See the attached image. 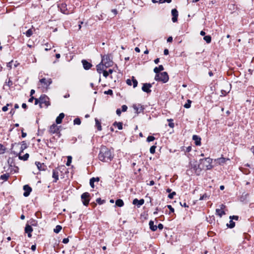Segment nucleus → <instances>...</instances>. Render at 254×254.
Segmentation results:
<instances>
[{"mask_svg": "<svg viewBox=\"0 0 254 254\" xmlns=\"http://www.w3.org/2000/svg\"><path fill=\"white\" fill-rule=\"evenodd\" d=\"M157 228H158V229H159V230H162V229H163V224H161V223L159 224V225H158V226H157Z\"/></svg>", "mask_w": 254, "mask_h": 254, "instance_id": "052dcab7", "label": "nucleus"}, {"mask_svg": "<svg viewBox=\"0 0 254 254\" xmlns=\"http://www.w3.org/2000/svg\"><path fill=\"white\" fill-rule=\"evenodd\" d=\"M155 139V137L153 136H148L147 138V141L148 142H151Z\"/></svg>", "mask_w": 254, "mask_h": 254, "instance_id": "49530a36", "label": "nucleus"}, {"mask_svg": "<svg viewBox=\"0 0 254 254\" xmlns=\"http://www.w3.org/2000/svg\"><path fill=\"white\" fill-rule=\"evenodd\" d=\"M149 225L150 229L153 231H156L157 229V226L154 224V222L152 220L149 221Z\"/></svg>", "mask_w": 254, "mask_h": 254, "instance_id": "393cba45", "label": "nucleus"}, {"mask_svg": "<svg viewBox=\"0 0 254 254\" xmlns=\"http://www.w3.org/2000/svg\"><path fill=\"white\" fill-rule=\"evenodd\" d=\"M156 146L155 145H153L150 148V152L151 153V154H154L155 152V149H156Z\"/></svg>", "mask_w": 254, "mask_h": 254, "instance_id": "c03bdc74", "label": "nucleus"}, {"mask_svg": "<svg viewBox=\"0 0 254 254\" xmlns=\"http://www.w3.org/2000/svg\"><path fill=\"white\" fill-rule=\"evenodd\" d=\"M98 157L100 161L107 162L113 159L114 155L111 150L106 146H102L98 155Z\"/></svg>", "mask_w": 254, "mask_h": 254, "instance_id": "f257e3e1", "label": "nucleus"}, {"mask_svg": "<svg viewBox=\"0 0 254 254\" xmlns=\"http://www.w3.org/2000/svg\"><path fill=\"white\" fill-rule=\"evenodd\" d=\"M229 160V159H226L224 157H220L217 159H215V161H216V163L217 164H218L219 165H223L224 163H225V162L227 160Z\"/></svg>", "mask_w": 254, "mask_h": 254, "instance_id": "6ab92c4d", "label": "nucleus"}, {"mask_svg": "<svg viewBox=\"0 0 254 254\" xmlns=\"http://www.w3.org/2000/svg\"><path fill=\"white\" fill-rule=\"evenodd\" d=\"M4 152V149L3 148V146L0 144V154H2Z\"/></svg>", "mask_w": 254, "mask_h": 254, "instance_id": "6e6d98bb", "label": "nucleus"}, {"mask_svg": "<svg viewBox=\"0 0 254 254\" xmlns=\"http://www.w3.org/2000/svg\"><path fill=\"white\" fill-rule=\"evenodd\" d=\"M192 139L195 142V144L196 145H200L201 144V138L196 135H193Z\"/></svg>", "mask_w": 254, "mask_h": 254, "instance_id": "aec40b11", "label": "nucleus"}, {"mask_svg": "<svg viewBox=\"0 0 254 254\" xmlns=\"http://www.w3.org/2000/svg\"><path fill=\"white\" fill-rule=\"evenodd\" d=\"M191 101L190 100H188L187 103L184 105V107L188 109L190 107Z\"/></svg>", "mask_w": 254, "mask_h": 254, "instance_id": "58836bf2", "label": "nucleus"}, {"mask_svg": "<svg viewBox=\"0 0 254 254\" xmlns=\"http://www.w3.org/2000/svg\"><path fill=\"white\" fill-rule=\"evenodd\" d=\"M90 194L88 192L83 193L81 196V198L82 199V203L85 206H87L89 204L90 199Z\"/></svg>", "mask_w": 254, "mask_h": 254, "instance_id": "423d86ee", "label": "nucleus"}, {"mask_svg": "<svg viewBox=\"0 0 254 254\" xmlns=\"http://www.w3.org/2000/svg\"><path fill=\"white\" fill-rule=\"evenodd\" d=\"M95 126H96V127H97L98 130H100V131L101 130H102V126H101L100 122L96 118L95 119Z\"/></svg>", "mask_w": 254, "mask_h": 254, "instance_id": "bb28decb", "label": "nucleus"}, {"mask_svg": "<svg viewBox=\"0 0 254 254\" xmlns=\"http://www.w3.org/2000/svg\"><path fill=\"white\" fill-rule=\"evenodd\" d=\"M73 123L74 125H79L81 124V121L79 118H77L74 120Z\"/></svg>", "mask_w": 254, "mask_h": 254, "instance_id": "79ce46f5", "label": "nucleus"}, {"mask_svg": "<svg viewBox=\"0 0 254 254\" xmlns=\"http://www.w3.org/2000/svg\"><path fill=\"white\" fill-rule=\"evenodd\" d=\"M49 131L51 134L58 133L59 132V127L57 125L54 124L50 126Z\"/></svg>", "mask_w": 254, "mask_h": 254, "instance_id": "1a4fd4ad", "label": "nucleus"}, {"mask_svg": "<svg viewBox=\"0 0 254 254\" xmlns=\"http://www.w3.org/2000/svg\"><path fill=\"white\" fill-rule=\"evenodd\" d=\"M52 177L54 179V182H57L59 180V171L57 170H53Z\"/></svg>", "mask_w": 254, "mask_h": 254, "instance_id": "412c9836", "label": "nucleus"}, {"mask_svg": "<svg viewBox=\"0 0 254 254\" xmlns=\"http://www.w3.org/2000/svg\"><path fill=\"white\" fill-rule=\"evenodd\" d=\"M99 181V178H92L90 180V185L91 188H94V184L95 182H98Z\"/></svg>", "mask_w": 254, "mask_h": 254, "instance_id": "b1692460", "label": "nucleus"}, {"mask_svg": "<svg viewBox=\"0 0 254 254\" xmlns=\"http://www.w3.org/2000/svg\"><path fill=\"white\" fill-rule=\"evenodd\" d=\"M115 127H117L120 130L123 128V124L121 122H115L113 124Z\"/></svg>", "mask_w": 254, "mask_h": 254, "instance_id": "473e14b6", "label": "nucleus"}, {"mask_svg": "<svg viewBox=\"0 0 254 254\" xmlns=\"http://www.w3.org/2000/svg\"><path fill=\"white\" fill-rule=\"evenodd\" d=\"M173 41V38L172 37H169L167 39L168 42H172Z\"/></svg>", "mask_w": 254, "mask_h": 254, "instance_id": "69168bd1", "label": "nucleus"}, {"mask_svg": "<svg viewBox=\"0 0 254 254\" xmlns=\"http://www.w3.org/2000/svg\"><path fill=\"white\" fill-rule=\"evenodd\" d=\"M23 190L24 192L23 193V195L25 197H27L29 195L30 192L32 191V189L28 185H25L23 186Z\"/></svg>", "mask_w": 254, "mask_h": 254, "instance_id": "f8f14e48", "label": "nucleus"}, {"mask_svg": "<svg viewBox=\"0 0 254 254\" xmlns=\"http://www.w3.org/2000/svg\"><path fill=\"white\" fill-rule=\"evenodd\" d=\"M133 108L135 111V113L137 114H139L142 112H143L144 109V107L141 104H134L133 105Z\"/></svg>", "mask_w": 254, "mask_h": 254, "instance_id": "9d476101", "label": "nucleus"}, {"mask_svg": "<svg viewBox=\"0 0 254 254\" xmlns=\"http://www.w3.org/2000/svg\"><path fill=\"white\" fill-rule=\"evenodd\" d=\"M113 72V70L112 69H109L108 71H106L105 69L103 73V76L106 78L108 77L109 74H112Z\"/></svg>", "mask_w": 254, "mask_h": 254, "instance_id": "c756f323", "label": "nucleus"}, {"mask_svg": "<svg viewBox=\"0 0 254 254\" xmlns=\"http://www.w3.org/2000/svg\"><path fill=\"white\" fill-rule=\"evenodd\" d=\"M169 54V51L168 49H165L164 51V54L165 55H167Z\"/></svg>", "mask_w": 254, "mask_h": 254, "instance_id": "774afa93", "label": "nucleus"}, {"mask_svg": "<svg viewBox=\"0 0 254 254\" xmlns=\"http://www.w3.org/2000/svg\"><path fill=\"white\" fill-rule=\"evenodd\" d=\"M238 218H239V217L238 216L233 215V216H230V219H232V220L234 219V220H238Z\"/></svg>", "mask_w": 254, "mask_h": 254, "instance_id": "3c124183", "label": "nucleus"}, {"mask_svg": "<svg viewBox=\"0 0 254 254\" xmlns=\"http://www.w3.org/2000/svg\"><path fill=\"white\" fill-rule=\"evenodd\" d=\"M132 81L133 83V87L134 88L136 87L137 85L138 82L134 78L133 76L132 77Z\"/></svg>", "mask_w": 254, "mask_h": 254, "instance_id": "37998d69", "label": "nucleus"}, {"mask_svg": "<svg viewBox=\"0 0 254 254\" xmlns=\"http://www.w3.org/2000/svg\"><path fill=\"white\" fill-rule=\"evenodd\" d=\"M33 31L32 29H29L24 34H25L27 37H30L33 34Z\"/></svg>", "mask_w": 254, "mask_h": 254, "instance_id": "72a5a7b5", "label": "nucleus"}, {"mask_svg": "<svg viewBox=\"0 0 254 254\" xmlns=\"http://www.w3.org/2000/svg\"><path fill=\"white\" fill-rule=\"evenodd\" d=\"M35 99L34 97H33V96H31L29 99V100L28 101L29 102H32Z\"/></svg>", "mask_w": 254, "mask_h": 254, "instance_id": "338daca9", "label": "nucleus"}, {"mask_svg": "<svg viewBox=\"0 0 254 254\" xmlns=\"http://www.w3.org/2000/svg\"><path fill=\"white\" fill-rule=\"evenodd\" d=\"M116 113L118 116H120L121 114V111L120 109H118L116 111Z\"/></svg>", "mask_w": 254, "mask_h": 254, "instance_id": "e2e57ef3", "label": "nucleus"}, {"mask_svg": "<svg viewBox=\"0 0 254 254\" xmlns=\"http://www.w3.org/2000/svg\"><path fill=\"white\" fill-rule=\"evenodd\" d=\"M203 39L206 41L207 43H210L211 41V37L209 35L205 36Z\"/></svg>", "mask_w": 254, "mask_h": 254, "instance_id": "c9c22d12", "label": "nucleus"}, {"mask_svg": "<svg viewBox=\"0 0 254 254\" xmlns=\"http://www.w3.org/2000/svg\"><path fill=\"white\" fill-rule=\"evenodd\" d=\"M190 167L191 168L193 169V171H195V173H196L197 170L198 168V166L197 165L196 163H193L190 164Z\"/></svg>", "mask_w": 254, "mask_h": 254, "instance_id": "2f4dec72", "label": "nucleus"}, {"mask_svg": "<svg viewBox=\"0 0 254 254\" xmlns=\"http://www.w3.org/2000/svg\"><path fill=\"white\" fill-rule=\"evenodd\" d=\"M152 85L150 83H144L143 84L142 87V90L146 93H150L151 92V90L150 89V88L151 87Z\"/></svg>", "mask_w": 254, "mask_h": 254, "instance_id": "2eb2a0df", "label": "nucleus"}, {"mask_svg": "<svg viewBox=\"0 0 254 254\" xmlns=\"http://www.w3.org/2000/svg\"><path fill=\"white\" fill-rule=\"evenodd\" d=\"M229 224H227V226L230 228H233L235 227V223L233 221V220L230 219L229 221Z\"/></svg>", "mask_w": 254, "mask_h": 254, "instance_id": "ea45409f", "label": "nucleus"}, {"mask_svg": "<svg viewBox=\"0 0 254 254\" xmlns=\"http://www.w3.org/2000/svg\"><path fill=\"white\" fill-rule=\"evenodd\" d=\"M200 161H204L203 163H205V169L206 170H210L212 168V165H211L212 162V159L206 158L204 159H201Z\"/></svg>", "mask_w": 254, "mask_h": 254, "instance_id": "0eeeda50", "label": "nucleus"}, {"mask_svg": "<svg viewBox=\"0 0 254 254\" xmlns=\"http://www.w3.org/2000/svg\"><path fill=\"white\" fill-rule=\"evenodd\" d=\"M33 231V228L29 225H27L25 228V232L27 233L28 237L30 238L31 237V232Z\"/></svg>", "mask_w": 254, "mask_h": 254, "instance_id": "a211bd4d", "label": "nucleus"}, {"mask_svg": "<svg viewBox=\"0 0 254 254\" xmlns=\"http://www.w3.org/2000/svg\"><path fill=\"white\" fill-rule=\"evenodd\" d=\"M144 200L143 199L138 200L137 198H135L132 201V203L134 205H136L137 207H140L142 205L144 204Z\"/></svg>", "mask_w": 254, "mask_h": 254, "instance_id": "dca6fc26", "label": "nucleus"}, {"mask_svg": "<svg viewBox=\"0 0 254 254\" xmlns=\"http://www.w3.org/2000/svg\"><path fill=\"white\" fill-rule=\"evenodd\" d=\"M127 109V107L125 105H124L122 106V109L123 112L126 111Z\"/></svg>", "mask_w": 254, "mask_h": 254, "instance_id": "5fc2aeb1", "label": "nucleus"}, {"mask_svg": "<svg viewBox=\"0 0 254 254\" xmlns=\"http://www.w3.org/2000/svg\"><path fill=\"white\" fill-rule=\"evenodd\" d=\"M101 62L104 64L106 68L111 66L113 65V61L111 55H101Z\"/></svg>", "mask_w": 254, "mask_h": 254, "instance_id": "f03ea898", "label": "nucleus"}, {"mask_svg": "<svg viewBox=\"0 0 254 254\" xmlns=\"http://www.w3.org/2000/svg\"><path fill=\"white\" fill-rule=\"evenodd\" d=\"M69 242V239L68 238H64L63 240V243H64V244H67Z\"/></svg>", "mask_w": 254, "mask_h": 254, "instance_id": "13d9d810", "label": "nucleus"}, {"mask_svg": "<svg viewBox=\"0 0 254 254\" xmlns=\"http://www.w3.org/2000/svg\"><path fill=\"white\" fill-rule=\"evenodd\" d=\"M64 117V113H61L58 117L56 118V123L57 124H60L62 123L63 118Z\"/></svg>", "mask_w": 254, "mask_h": 254, "instance_id": "5701e85b", "label": "nucleus"}, {"mask_svg": "<svg viewBox=\"0 0 254 254\" xmlns=\"http://www.w3.org/2000/svg\"><path fill=\"white\" fill-rule=\"evenodd\" d=\"M27 147V144L25 141H23L21 142V145L20 146V152L19 154L22 153L24 150H25Z\"/></svg>", "mask_w": 254, "mask_h": 254, "instance_id": "cd10ccee", "label": "nucleus"}, {"mask_svg": "<svg viewBox=\"0 0 254 254\" xmlns=\"http://www.w3.org/2000/svg\"><path fill=\"white\" fill-rule=\"evenodd\" d=\"M35 105H37L38 104H39V98L37 99L35 98Z\"/></svg>", "mask_w": 254, "mask_h": 254, "instance_id": "0e129e2a", "label": "nucleus"}, {"mask_svg": "<svg viewBox=\"0 0 254 254\" xmlns=\"http://www.w3.org/2000/svg\"><path fill=\"white\" fill-rule=\"evenodd\" d=\"M220 208H217L216 209V214L219 216L220 217H221L223 215L225 214V212L224 211V209L226 207V206L222 204L219 206Z\"/></svg>", "mask_w": 254, "mask_h": 254, "instance_id": "6e6552de", "label": "nucleus"}, {"mask_svg": "<svg viewBox=\"0 0 254 254\" xmlns=\"http://www.w3.org/2000/svg\"><path fill=\"white\" fill-rule=\"evenodd\" d=\"M124 204V203L122 199H118L116 201V205L119 207H122Z\"/></svg>", "mask_w": 254, "mask_h": 254, "instance_id": "7c9ffc66", "label": "nucleus"}, {"mask_svg": "<svg viewBox=\"0 0 254 254\" xmlns=\"http://www.w3.org/2000/svg\"><path fill=\"white\" fill-rule=\"evenodd\" d=\"M35 165L39 171H44L47 168V166L44 163H41L40 162H36Z\"/></svg>", "mask_w": 254, "mask_h": 254, "instance_id": "f3484780", "label": "nucleus"}, {"mask_svg": "<svg viewBox=\"0 0 254 254\" xmlns=\"http://www.w3.org/2000/svg\"><path fill=\"white\" fill-rule=\"evenodd\" d=\"M59 8H60L61 11L63 13L65 14H68L69 13V12L67 10V5L65 3H62L59 5Z\"/></svg>", "mask_w": 254, "mask_h": 254, "instance_id": "9b49d317", "label": "nucleus"}, {"mask_svg": "<svg viewBox=\"0 0 254 254\" xmlns=\"http://www.w3.org/2000/svg\"><path fill=\"white\" fill-rule=\"evenodd\" d=\"M9 176L8 174H4L1 175L0 179H1L2 180H3L4 181H5L8 179Z\"/></svg>", "mask_w": 254, "mask_h": 254, "instance_id": "f704fd0d", "label": "nucleus"}, {"mask_svg": "<svg viewBox=\"0 0 254 254\" xmlns=\"http://www.w3.org/2000/svg\"><path fill=\"white\" fill-rule=\"evenodd\" d=\"M96 201L100 204H101L103 203L104 200H102L100 198H98L96 199Z\"/></svg>", "mask_w": 254, "mask_h": 254, "instance_id": "864d4df0", "label": "nucleus"}, {"mask_svg": "<svg viewBox=\"0 0 254 254\" xmlns=\"http://www.w3.org/2000/svg\"><path fill=\"white\" fill-rule=\"evenodd\" d=\"M29 156V155L28 153H26L23 156H21L20 154H19L18 157H19V159H20V160L26 161L28 159Z\"/></svg>", "mask_w": 254, "mask_h": 254, "instance_id": "c85d7f7f", "label": "nucleus"}, {"mask_svg": "<svg viewBox=\"0 0 254 254\" xmlns=\"http://www.w3.org/2000/svg\"><path fill=\"white\" fill-rule=\"evenodd\" d=\"M164 70V67L162 65H160L158 67H155L154 68V72L156 74L160 73L159 72Z\"/></svg>", "mask_w": 254, "mask_h": 254, "instance_id": "a878e982", "label": "nucleus"}, {"mask_svg": "<svg viewBox=\"0 0 254 254\" xmlns=\"http://www.w3.org/2000/svg\"><path fill=\"white\" fill-rule=\"evenodd\" d=\"M209 195H208L207 193H204L202 196L200 197L199 200H202L204 199H207L209 198Z\"/></svg>", "mask_w": 254, "mask_h": 254, "instance_id": "a19ab883", "label": "nucleus"}, {"mask_svg": "<svg viewBox=\"0 0 254 254\" xmlns=\"http://www.w3.org/2000/svg\"><path fill=\"white\" fill-rule=\"evenodd\" d=\"M167 207L169 209L171 212H174V209L172 207V206L171 205H167Z\"/></svg>", "mask_w": 254, "mask_h": 254, "instance_id": "603ef678", "label": "nucleus"}, {"mask_svg": "<svg viewBox=\"0 0 254 254\" xmlns=\"http://www.w3.org/2000/svg\"><path fill=\"white\" fill-rule=\"evenodd\" d=\"M72 161V157L71 156H68L67 157V162L66 163V166H69Z\"/></svg>", "mask_w": 254, "mask_h": 254, "instance_id": "4c0bfd02", "label": "nucleus"}, {"mask_svg": "<svg viewBox=\"0 0 254 254\" xmlns=\"http://www.w3.org/2000/svg\"><path fill=\"white\" fill-rule=\"evenodd\" d=\"M171 14L172 15V21L173 22H176L178 20V11L175 8L173 9L171 11Z\"/></svg>", "mask_w": 254, "mask_h": 254, "instance_id": "ddd939ff", "label": "nucleus"}, {"mask_svg": "<svg viewBox=\"0 0 254 254\" xmlns=\"http://www.w3.org/2000/svg\"><path fill=\"white\" fill-rule=\"evenodd\" d=\"M82 63L83 64V67L85 69H90L92 66V64L86 60H82Z\"/></svg>", "mask_w": 254, "mask_h": 254, "instance_id": "4be33fe9", "label": "nucleus"}, {"mask_svg": "<svg viewBox=\"0 0 254 254\" xmlns=\"http://www.w3.org/2000/svg\"><path fill=\"white\" fill-rule=\"evenodd\" d=\"M96 67L97 72L100 74H101L102 72L103 73L104 71H105L106 68L104 64L102 62L98 64Z\"/></svg>", "mask_w": 254, "mask_h": 254, "instance_id": "4468645a", "label": "nucleus"}, {"mask_svg": "<svg viewBox=\"0 0 254 254\" xmlns=\"http://www.w3.org/2000/svg\"><path fill=\"white\" fill-rule=\"evenodd\" d=\"M155 80L166 83L169 80V76L166 72H163L155 75Z\"/></svg>", "mask_w": 254, "mask_h": 254, "instance_id": "7ed1b4c3", "label": "nucleus"}, {"mask_svg": "<svg viewBox=\"0 0 254 254\" xmlns=\"http://www.w3.org/2000/svg\"><path fill=\"white\" fill-rule=\"evenodd\" d=\"M21 132H22V135H21L22 137L23 138L25 137L27 135V134H26V133L23 132V129L21 130Z\"/></svg>", "mask_w": 254, "mask_h": 254, "instance_id": "680f3d73", "label": "nucleus"}, {"mask_svg": "<svg viewBox=\"0 0 254 254\" xmlns=\"http://www.w3.org/2000/svg\"><path fill=\"white\" fill-rule=\"evenodd\" d=\"M126 82H127V85H131V84H132V79H131V80H130V79H127V80Z\"/></svg>", "mask_w": 254, "mask_h": 254, "instance_id": "4d7b16f0", "label": "nucleus"}, {"mask_svg": "<svg viewBox=\"0 0 254 254\" xmlns=\"http://www.w3.org/2000/svg\"><path fill=\"white\" fill-rule=\"evenodd\" d=\"M104 93L105 94L110 95H112L113 94V91L111 89H109L107 91H104Z\"/></svg>", "mask_w": 254, "mask_h": 254, "instance_id": "a18cd8bd", "label": "nucleus"}, {"mask_svg": "<svg viewBox=\"0 0 254 254\" xmlns=\"http://www.w3.org/2000/svg\"><path fill=\"white\" fill-rule=\"evenodd\" d=\"M12 61L7 64V67L10 69L11 68V64Z\"/></svg>", "mask_w": 254, "mask_h": 254, "instance_id": "bf43d9fd", "label": "nucleus"}, {"mask_svg": "<svg viewBox=\"0 0 254 254\" xmlns=\"http://www.w3.org/2000/svg\"><path fill=\"white\" fill-rule=\"evenodd\" d=\"M175 195H176V192L175 191H173V192L170 193L168 195V197L170 199H172Z\"/></svg>", "mask_w": 254, "mask_h": 254, "instance_id": "8fccbe9b", "label": "nucleus"}, {"mask_svg": "<svg viewBox=\"0 0 254 254\" xmlns=\"http://www.w3.org/2000/svg\"><path fill=\"white\" fill-rule=\"evenodd\" d=\"M172 0H159V3H163L165 2H167L168 3L171 2Z\"/></svg>", "mask_w": 254, "mask_h": 254, "instance_id": "de8ad7c7", "label": "nucleus"}, {"mask_svg": "<svg viewBox=\"0 0 254 254\" xmlns=\"http://www.w3.org/2000/svg\"><path fill=\"white\" fill-rule=\"evenodd\" d=\"M39 105L41 107L43 105L48 107L50 105L49 98L45 95H41L39 98Z\"/></svg>", "mask_w": 254, "mask_h": 254, "instance_id": "39448f33", "label": "nucleus"}, {"mask_svg": "<svg viewBox=\"0 0 254 254\" xmlns=\"http://www.w3.org/2000/svg\"><path fill=\"white\" fill-rule=\"evenodd\" d=\"M39 82L41 85V88L44 90H47L50 85L52 83V80L51 78H43L41 79Z\"/></svg>", "mask_w": 254, "mask_h": 254, "instance_id": "20e7f679", "label": "nucleus"}, {"mask_svg": "<svg viewBox=\"0 0 254 254\" xmlns=\"http://www.w3.org/2000/svg\"><path fill=\"white\" fill-rule=\"evenodd\" d=\"M62 227L60 225H57L56 226V228L54 229V231L56 233H59L62 230Z\"/></svg>", "mask_w": 254, "mask_h": 254, "instance_id": "e433bc0d", "label": "nucleus"}, {"mask_svg": "<svg viewBox=\"0 0 254 254\" xmlns=\"http://www.w3.org/2000/svg\"><path fill=\"white\" fill-rule=\"evenodd\" d=\"M10 104H7L6 106H3L2 108V111L3 112H6L8 110V106H9Z\"/></svg>", "mask_w": 254, "mask_h": 254, "instance_id": "09e8293b", "label": "nucleus"}]
</instances>
